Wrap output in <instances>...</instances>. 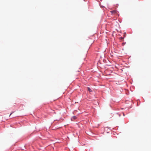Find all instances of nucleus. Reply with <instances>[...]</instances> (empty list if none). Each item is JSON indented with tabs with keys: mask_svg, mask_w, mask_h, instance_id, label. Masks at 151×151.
<instances>
[{
	"mask_svg": "<svg viewBox=\"0 0 151 151\" xmlns=\"http://www.w3.org/2000/svg\"><path fill=\"white\" fill-rule=\"evenodd\" d=\"M13 113V112H12V113H11V114H10V115L9 116H11V114H12Z\"/></svg>",
	"mask_w": 151,
	"mask_h": 151,
	"instance_id": "obj_4",
	"label": "nucleus"
},
{
	"mask_svg": "<svg viewBox=\"0 0 151 151\" xmlns=\"http://www.w3.org/2000/svg\"><path fill=\"white\" fill-rule=\"evenodd\" d=\"M88 91L90 92H92V90L90 89V88H89V87H88Z\"/></svg>",
	"mask_w": 151,
	"mask_h": 151,
	"instance_id": "obj_2",
	"label": "nucleus"
},
{
	"mask_svg": "<svg viewBox=\"0 0 151 151\" xmlns=\"http://www.w3.org/2000/svg\"><path fill=\"white\" fill-rule=\"evenodd\" d=\"M112 14H117V11L116 10H112L110 11Z\"/></svg>",
	"mask_w": 151,
	"mask_h": 151,
	"instance_id": "obj_1",
	"label": "nucleus"
},
{
	"mask_svg": "<svg viewBox=\"0 0 151 151\" xmlns=\"http://www.w3.org/2000/svg\"><path fill=\"white\" fill-rule=\"evenodd\" d=\"M76 118H77L75 116H74L73 117L72 119H73L74 120H75V119H76Z\"/></svg>",
	"mask_w": 151,
	"mask_h": 151,
	"instance_id": "obj_3",
	"label": "nucleus"
}]
</instances>
